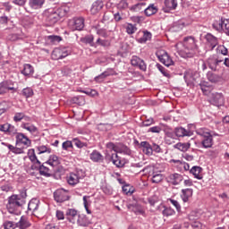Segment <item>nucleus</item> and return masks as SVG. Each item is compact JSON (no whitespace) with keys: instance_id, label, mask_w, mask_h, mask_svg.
<instances>
[{"instance_id":"obj_53","label":"nucleus","mask_w":229,"mask_h":229,"mask_svg":"<svg viewBox=\"0 0 229 229\" xmlns=\"http://www.w3.org/2000/svg\"><path fill=\"white\" fill-rule=\"evenodd\" d=\"M160 131H162V127L160 126H153L148 130V133H160Z\"/></svg>"},{"instance_id":"obj_40","label":"nucleus","mask_w":229,"mask_h":229,"mask_svg":"<svg viewBox=\"0 0 229 229\" xmlns=\"http://www.w3.org/2000/svg\"><path fill=\"white\" fill-rule=\"evenodd\" d=\"M28 209L31 212L38 209V200L37 199H32L28 205Z\"/></svg>"},{"instance_id":"obj_3","label":"nucleus","mask_w":229,"mask_h":229,"mask_svg":"<svg viewBox=\"0 0 229 229\" xmlns=\"http://www.w3.org/2000/svg\"><path fill=\"white\" fill-rule=\"evenodd\" d=\"M69 13V7L63 5L61 7H55L50 8L45 12L46 15V21L48 23L49 26H53L56 24L62 17H65Z\"/></svg>"},{"instance_id":"obj_14","label":"nucleus","mask_w":229,"mask_h":229,"mask_svg":"<svg viewBox=\"0 0 229 229\" xmlns=\"http://www.w3.org/2000/svg\"><path fill=\"white\" fill-rule=\"evenodd\" d=\"M167 182L172 185H180L183 182V176L180 174H171L167 177Z\"/></svg>"},{"instance_id":"obj_49","label":"nucleus","mask_w":229,"mask_h":229,"mask_svg":"<svg viewBox=\"0 0 229 229\" xmlns=\"http://www.w3.org/2000/svg\"><path fill=\"white\" fill-rule=\"evenodd\" d=\"M164 180V175L162 174H156L152 176V183H160Z\"/></svg>"},{"instance_id":"obj_22","label":"nucleus","mask_w":229,"mask_h":229,"mask_svg":"<svg viewBox=\"0 0 229 229\" xmlns=\"http://www.w3.org/2000/svg\"><path fill=\"white\" fill-rule=\"evenodd\" d=\"M140 147L143 148V153L145 155H148V157H151L153 155V148L148 141H141Z\"/></svg>"},{"instance_id":"obj_46","label":"nucleus","mask_w":229,"mask_h":229,"mask_svg":"<svg viewBox=\"0 0 229 229\" xmlns=\"http://www.w3.org/2000/svg\"><path fill=\"white\" fill-rule=\"evenodd\" d=\"M81 42H82L83 44H89V46H94V36H86L81 38Z\"/></svg>"},{"instance_id":"obj_62","label":"nucleus","mask_w":229,"mask_h":229,"mask_svg":"<svg viewBox=\"0 0 229 229\" xmlns=\"http://www.w3.org/2000/svg\"><path fill=\"white\" fill-rule=\"evenodd\" d=\"M38 151H39V155L42 153H51V148H48L47 146H39L38 148Z\"/></svg>"},{"instance_id":"obj_9","label":"nucleus","mask_w":229,"mask_h":229,"mask_svg":"<svg viewBox=\"0 0 229 229\" xmlns=\"http://www.w3.org/2000/svg\"><path fill=\"white\" fill-rule=\"evenodd\" d=\"M210 103L215 106H223L225 105V96L223 93H212Z\"/></svg>"},{"instance_id":"obj_56","label":"nucleus","mask_w":229,"mask_h":229,"mask_svg":"<svg viewBox=\"0 0 229 229\" xmlns=\"http://www.w3.org/2000/svg\"><path fill=\"white\" fill-rule=\"evenodd\" d=\"M4 229H15V228H17V226H15V224H13V222L5 221L4 223Z\"/></svg>"},{"instance_id":"obj_64","label":"nucleus","mask_w":229,"mask_h":229,"mask_svg":"<svg viewBox=\"0 0 229 229\" xmlns=\"http://www.w3.org/2000/svg\"><path fill=\"white\" fill-rule=\"evenodd\" d=\"M62 146H63V149L67 151V149H69V148H72V141L66 140V141L63 142Z\"/></svg>"},{"instance_id":"obj_21","label":"nucleus","mask_w":229,"mask_h":229,"mask_svg":"<svg viewBox=\"0 0 229 229\" xmlns=\"http://www.w3.org/2000/svg\"><path fill=\"white\" fill-rule=\"evenodd\" d=\"M16 142L23 144L24 146H30L31 144V140H30L23 133H18L16 135Z\"/></svg>"},{"instance_id":"obj_36","label":"nucleus","mask_w":229,"mask_h":229,"mask_svg":"<svg viewBox=\"0 0 229 229\" xmlns=\"http://www.w3.org/2000/svg\"><path fill=\"white\" fill-rule=\"evenodd\" d=\"M207 78H208V81H210L211 83H217V81H219L221 80V76H219L212 72H208L207 73Z\"/></svg>"},{"instance_id":"obj_37","label":"nucleus","mask_w":229,"mask_h":229,"mask_svg":"<svg viewBox=\"0 0 229 229\" xmlns=\"http://www.w3.org/2000/svg\"><path fill=\"white\" fill-rule=\"evenodd\" d=\"M21 128H23L24 130H27V131H30V133L35 134L38 132V129L30 123H23L21 125Z\"/></svg>"},{"instance_id":"obj_26","label":"nucleus","mask_w":229,"mask_h":229,"mask_svg":"<svg viewBox=\"0 0 229 229\" xmlns=\"http://www.w3.org/2000/svg\"><path fill=\"white\" fill-rule=\"evenodd\" d=\"M46 164H48L51 167H56V165H60V157L56 155H51Z\"/></svg>"},{"instance_id":"obj_45","label":"nucleus","mask_w":229,"mask_h":229,"mask_svg":"<svg viewBox=\"0 0 229 229\" xmlns=\"http://www.w3.org/2000/svg\"><path fill=\"white\" fill-rule=\"evenodd\" d=\"M126 33L128 35H133L137 31V25L136 24H131V23H127L125 26Z\"/></svg>"},{"instance_id":"obj_51","label":"nucleus","mask_w":229,"mask_h":229,"mask_svg":"<svg viewBox=\"0 0 229 229\" xmlns=\"http://www.w3.org/2000/svg\"><path fill=\"white\" fill-rule=\"evenodd\" d=\"M6 81L0 82V96H4V94H6Z\"/></svg>"},{"instance_id":"obj_8","label":"nucleus","mask_w":229,"mask_h":229,"mask_svg":"<svg viewBox=\"0 0 229 229\" xmlns=\"http://www.w3.org/2000/svg\"><path fill=\"white\" fill-rule=\"evenodd\" d=\"M55 201L57 203H64L69 201V192L64 189L57 190L54 192Z\"/></svg>"},{"instance_id":"obj_4","label":"nucleus","mask_w":229,"mask_h":229,"mask_svg":"<svg viewBox=\"0 0 229 229\" xmlns=\"http://www.w3.org/2000/svg\"><path fill=\"white\" fill-rule=\"evenodd\" d=\"M196 132L198 135L203 137V140L201 141L202 148H204L205 149H208L209 148H212V146H214V137L212 136V134H210V132H205L201 130H197Z\"/></svg>"},{"instance_id":"obj_18","label":"nucleus","mask_w":229,"mask_h":229,"mask_svg":"<svg viewBox=\"0 0 229 229\" xmlns=\"http://www.w3.org/2000/svg\"><path fill=\"white\" fill-rule=\"evenodd\" d=\"M128 210H131V212H134L137 216L144 214V210L140 207V205L134 203V204H128L127 205Z\"/></svg>"},{"instance_id":"obj_19","label":"nucleus","mask_w":229,"mask_h":229,"mask_svg":"<svg viewBox=\"0 0 229 229\" xmlns=\"http://www.w3.org/2000/svg\"><path fill=\"white\" fill-rule=\"evenodd\" d=\"M176 137H191L192 131L185 130L183 127H177L174 130Z\"/></svg>"},{"instance_id":"obj_33","label":"nucleus","mask_w":229,"mask_h":229,"mask_svg":"<svg viewBox=\"0 0 229 229\" xmlns=\"http://www.w3.org/2000/svg\"><path fill=\"white\" fill-rule=\"evenodd\" d=\"M66 216L70 220V223H74L76 217H78V211L76 209L70 208L66 211Z\"/></svg>"},{"instance_id":"obj_17","label":"nucleus","mask_w":229,"mask_h":229,"mask_svg":"<svg viewBox=\"0 0 229 229\" xmlns=\"http://www.w3.org/2000/svg\"><path fill=\"white\" fill-rule=\"evenodd\" d=\"M28 157L32 163L31 167H37L38 165H40V161L38 158H37V155H35V149L29 150Z\"/></svg>"},{"instance_id":"obj_41","label":"nucleus","mask_w":229,"mask_h":229,"mask_svg":"<svg viewBox=\"0 0 229 229\" xmlns=\"http://www.w3.org/2000/svg\"><path fill=\"white\" fill-rule=\"evenodd\" d=\"M183 28H185V24L182 21H177L175 23H174V25L171 27V31L174 32H178V31H182V30H183Z\"/></svg>"},{"instance_id":"obj_1","label":"nucleus","mask_w":229,"mask_h":229,"mask_svg":"<svg viewBox=\"0 0 229 229\" xmlns=\"http://www.w3.org/2000/svg\"><path fill=\"white\" fill-rule=\"evenodd\" d=\"M26 198H28V193L24 189L21 190L19 194L12 195L8 198L6 208L9 214H11L9 222H13L15 225L21 219V212L22 206L26 205Z\"/></svg>"},{"instance_id":"obj_13","label":"nucleus","mask_w":229,"mask_h":229,"mask_svg":"<svg viewBox=\"0 0 229 229\" xmlns=\"http://www.w3.org/2000/svg\"><path fill=\"white\" fill-rule=\"evenodd\" d=\"M80 180H81V176H80V172L71 173L67 176V182L72 187H74V185H78V183H80Z\"/></svg>"},{"instance_id":"obj_34","label":"nucleus","mask_w":229,"mask_h":229,"mask_svg":"<svg viewBox=\"0 0 229 229\" xmlns=\"http://www.w3.org/2000/svg\"><path fill=\"white\" fill-rule=\"evenodd\" d=\"M44 3H46V0H30L29 1V4L30 8H33L34 10L42 8Z\"/></svg>"},{"instance_id":"obj_28","label":"nucleus","mask_w":229,"mask_h":229,"mask_svg":"<svg viewBox=\"0 0 229 229\" xmlns=\"http://www.w3.org/2000/svg\"><path fill=\"white\" fill-rule=\"evenodd\" d=\"M202 171L203 168H201V166H192L190 173L193 174L194 178H197V180H201V178H203V176H201Z\"/></svg>"},{"instance_id":"obj_50","label":"nucleus","mask_w":229,"mask_h":229,"mask_svg":"<svg viewBox=\"0 0 229 229\" xmlns=\"http://www.w3.org/2000/svg\"><path fill=\"white\" fill-rule=\"evenodd\" d=\"M48 40L51 44H59V42H62V37L55 35L48 36Z\"/></svg>"},{"instance_id":"obj_12","label":"nucleus","mask_w":229,"mask_h":229,"mask_svg":"<svg viewBox=\"0 0 229 229\" xmlns=\"http://www.w3.org/2000/svg\"><path fill=\"white\" fill-rule=\"evenodd\" d=\"M131 65H133V67H139L140 71H146V69H148V66L146 65L144 60L140 59L137 55H133L131 57Z\"/></svg>"},{"instance_id":"obj_27","label":"nucleus","mask_w":229,"mask_h":229,"mask_svg":"<svg viewBox=\"0 0 229 229\" xmlns=\"http://www.w3.org/2000/svg\"><path fill=\"white\" fill-rule=\"evenodd\" d=\"M77 225L79 226H89L90 225V222L89 221V218L85 215H79L77 219Z\"/></svg>"},{"instance_id":"obj_30","label":"nucleus","mask_w":229,"mask_h":229,"mask_svg":"<svg viewBox=\"0 0 229 229\" xmlns=\"http://www.w3.org/2000/svg\"><path fill=\"white\" fill-rule=\"evenodd\" d=\"M89 158L92 162H103V155L98 150H93L89 155Z\"/></svg>"},{"instance_id":"obj_24","label":"nucleus","mask_w":229,"mask_h":229,"mask_svg":"<svg viewBox=\"0 0 229 229\" xmlns=\"http://www.w3.org/2000/svg\"><path fill=\"white\" fill-rule=\"evenodd\" d=\"M192 192H193L192 189L187 188V189L182 190L181 198L184 203H187V201H189V199L192 198Z\"/></svg>"},{"instance_id":"obj_59","label":"nucleus","mask_w":229,"mask_h":229,"mask_svg":"<svg viewBox=\"0 0 229 229\" xmlns=\"http://www.w3.org/2000/svg\"><path fill=\"white\" fill-rule=\"evenodd\" d=\"M97 44H98L99 46H103L104 47H106L110 46V41H108L106 39H101L98 38L97 40Z\"/></svg>"},{"instance_id":"obj_60","label":"nucleus","mask_w":229,"mask_h":229,"mask_svg":"<svg viewBox=\"0 0 229 229\" xmlns=\"http://www.w3.org/2000/svg\"><path fill=\"white\" fill-rule=\"evenodd\" d=\"M12 125L5 123V124H2L0 125V131H12Z\"/></svg>"},{"instance_id":"obj_54","label":"nucleus","mask_w":229,"mask_h":229,"mask_svg":"<svg viewBox=\"0 0 229 229\" xmlns=\"http://www.w3.org/2000/svg\"><path fill=\"white\" fill-rule=\"evenodd\" d=\"M83 94H87V96H91V98H95L98 96V91L96 89H88V90H81Z\"/></svg>"},{"instance_id":"obj_5","label":"nucleus","mask_w":229,"mask_h":229,"mask_svg":"<svg viewBox=\"0 0 229 229\" xmlns=\"http://www.w3.org/2000/svg\"><path fill=\"white\" fill-rule=\"evenodd\" d=\"M156 56H157L159 62H161V64H163L166 67H169L174 64L173 59H171L169 54H167V52H165V50L157 51L156 53Z\"/></svg>"},{"instance_id":"obj_43","label":"nucleus","mask_w":229,"mask_h":229,"mask_svg":"<svg viewBox=\"0 0 229 229\" xmlns=\"http://www.w3.org/2000/svg\"><path fill=\"white\" fill-rule=\"evenodd\" d=\"M53 60H62L64 57L62 55V48H55L52 52Z\"/></svg>"},{"instance_id":"obj_23","label":"nucleus","mask_w":229,"mask_h":229,"mask_svg":"<svg viewBox=\"0 0 229 229\" xmlns=\"http://www.w3.org/2000/svg\"><path fill=\"white\" fill-rule=\"evenodd\" d=\"M111 160L116 167H124V164H126L117 154H112Z\"/></svg>"},{"instance_id":"obj_29","label":"nucleus","mask_w":229,"mask_h":229,"mask_svg":"<svg viewBox=\"0 0 229 229\" xmlns=\"http://www.w3.org/2000/svg\"><path fill=\"white\" fill-rule=\"evenodd\" d=\"M157 12H158V9L153 4H151L147 8L144 9V13L147 17H151V15H155Z\"/></svg>"},{"instance_id":"obj_32","label":"nucleus","mask_w":229,"mask_h":229,"mask_svg":"<svg viewBox=\"0 0 229 229\" xmlns=\"http://www.w3.org/2000/svg\"><path fill=\"white\" fill-rule=\"evenodd\" d=\"M174 148L175 149H179V151H182L183 153H185V151H189V149L191 148V143L186 142V143H176Z\"/></svg>"},{"instance_id":"obj_55","label":"nucleus","mask_w":229,"mask_h":229,"mask_svg":"<svg viewBox=\"0 0 229 229\" xmlns=\"http://www.w3.org/2000/svg\"><path fill=\"white\" fill-rule=\"evenodd\" d=\"M170 203L174 205V207H175L177 212H182V206L180 205V202H178V200L170 199Z\"/></svg>"},{"instance_id":"obj_61","label":"nucleus","mask_w":229,"mask_h":229,"mask_svg":"<svg viewBox=\"0 0 229 229\" xmlns=\"http://www.w3.org/2000/svg\"><path fill=\"white\" fill-rule=\"evenodd\" d=\"M176 132L174 131H167L166 132H165V140H166V142H167V139H176Z\"/></svg>"},{"instance_id":"obj_47","label":"nucleus","mask_w":229,"mask_h":229,"mask_svg":"<svg viewBox=\"0 0 229 229\" xmlns=\"http://www.w3.org/2000/svg\"><path fill=\"white\" fill-rule=\"evenodd\" d=\"M106 148L108 149V151H114V153L117 154L119 143L114 144V142H108L106 143Z\"/></svg>"},{"instance_id":"obj_38","label":"nucleus","mask_w":229,"mask_h":229,"mask_svg":"<svg viewBox=\"0 0 229 229\" xmlns=\"http://www.w3.org/2000/svg\"><path fill=\"white\" fill-rule=\"evenodd\" d=\"M165 6L167 10H176L178 2L176 0H165Z\"/></svg>"},{"instance_id":"obj_15","label":"nucleus","mask_w":229,"mask_h":229,"mask_svg":"<svg viewBox=\"0 0 229 229\" xmlns=\"http://www.w3.org/2000/svg\"><path fill=\"white\" fill-rule=\"evenodd\" d=\"M221 62H223V60H218L216 58V56L211 55L207 60L208 67H209L211 71H217V66L219 65V64H221Z\"/></svg>"},{"instance_id":"obj_44","label":"nucleus","mask_w":229,"mask_h":229,"mask_svg":"<svg viewBox=\"0 0 229 229\" xmlns=\"http://www.w3.org/2000/svg\"><path fill=\"white\" fill-rule=\"evenodd\" d=\"M160 207H163L164 209L162 211V214L165 217H169V216H174L175 212L174 209H173V208H165L164 206H159L158 208H160Z\"/></svg>"},{"instance_id":"obj_58","label":"nucleus","mask_w":229,"mask_h":229,"mask_svg":"<svg viewBox=\"0 0 229 229\" xmlns=\"http://www.w3.org/2000/svg\"><path fill=\"white\" fill-rule=\"evenodd\" d=\"M23 119H24V114L23 113H16L13 116V121L15 123H19Z\"/></svg>"},{"instance_id":"obj_63","label":"nucleus","mask_w":229,"mask_h":229,"mask_svg":"<svg viewBox=\"0 0 229 229\" xmlns=\"http://www.w3.org/2000/svg\"><path fill=\"white\" fill-rule=\"evenodd\" d=\"M97 35H99V37H103L104 38H106V37H108V34H106V30L105 29H98L97 30Z\"/></svg>"},{"instance_id":"obj_52","label":"nucleus","mask_w":229,"mask_h":229,"mask_svg":"<svg viewBox=\"0 0 229 229\" xmlns=\"http://www.w3.org/2000/svg\"><path fill=\"white\" fill-rule=\"evenodd\" d=\"M118 10H126L128 8V2L126 0H122L117 4Z\"/></svg>"},{"instance_id":"obj_42","label":"nucleus","mask_w":229,"mask_h":229,"mask_svg":"<svg viewBox=\"0 0 229 229\" xmlns=\"http://www.w3.org/2000/svg\"><path fill=\"white\" fill-rule=\"evenodd\" d=\"M33 89L28 87V88H24L21 90V96H23V98H26L28 99V98H33Z\"/></svg>"},{"instance_id":"obj_7","label":"nucleus","mask_w":229,"mask_h":229,"mask_svg":"<svg viewBox=\"0 0 229 229\" xmlns=\"http://www.w3.org/2000/svg\"><path fill=\"white\" fill-rule=\"evenodd\" d=\"M213 28L216 31H224L229 30V20L226 18H221L219 21H215L213 22Z\"/></svg>"},{"instance_id":"obj_57","label":"nucleus","mask_w":229,"mask_h":229,"mask_svg":"<svg viewBox=\"0 0 229 229\" xmlns=\"http://www.w3.org/2000/svg\"><path fill=\"white\" fill-rule=\"evenodd\" d=\"M151 124H155V119L153 118H148L141 123V126L145 127L151 126Z\"/></svg>"},{"instance_id":"obj_6","label":"nucleus","mask_w":229,"mask_h":229,"mask_svg":"<svg viewBox=\"0 0 229 229\" xmlns=\"http://www.w3.org/2000/svg\"><path fill=\"white\" fill-rule=\"evenodd\" d=\"M47 165H49V164H46V162L43 164L39 163L37 166H30V169H32V171H39L41 176L49 178V176H51V169H49Z\"/></svg>"},{"instance_id":"obj_39","label":"nucleus","mask_w":229,"mask_h":229,"mask_svg":"<svg viewBox=\"0 0 229 229\" xmlns=\"http://www.w3.org/2000/svg\"><path fill=\"white\" fill-rule=\"evenodd\" d=\"M117 153H123V155H131V150L125 145L122 143H118V150Z\"/></svg>"},{"instance_id":"obj_25","label":"nucleus","mask_w":229,"mask_h":229,"mask_svg":"<svg viewBox=\"0 0 229 229\" xmlns=\"http://www.w3.org/2000/svg\"><path fill=\"white\" fill-rule=\"evenodd\" d=\"M102 9H103V2L98 0L93 3L90 12L92 15H96V13L101 12Z\"/></svg>"},{"instance_id":"obj_48","label":"nucleus","mask_w":229,"mask_h":229,"mask_svg":"<svg viewBox=\"0 0 229 229\" xmlns=\"http://www.w3.org/2000/svg\"><path fill=\"white\" fill-rule=\"evenodd\" d=\"M72 142L76 146V148H79V149H81V148H87V143L81 142L78 138H74Z\"/></svg>"},{"instance_id":"obj_2","label":"nucleus","mask_w":229,"mask_h":229,"mask_svg":"<svg viewBox=\"0 0 229 229\" xmlns=\"http://www.w3.org/2000/svg\"><path fill=\"white\" fill-rule=\"evenodd\" d=\"M175 47L179 49V55L182 58H194L198 54V45L192 36L184 38L183 42L177 43Z\"/></svg>"},{"instance_id":"obj_20","label":"nucleus","mask_w":229,"mask_h":229,"mask_svg":"<svg viewBox=\"0 0 229 229\" xmlns=\"http://www.w3.org/2000/svg\"><path fill=\"white\" fill-rule=\"evenodd\" d=\"M114 74V70L112 69H107L104 72H102L100 75L95 77V81L98 83H101L102 81H105V78H108V76H112Z\"/></svg>"},{"instance_id":"obj_31","label":"nucleus","mask_w":229,"mask_h":229,"mask_svg":"<svg viewBox=\"0 0 229 229\" xmlns=\"http://www.w3.org/2000/svg\"><path fill=\"white\" fill-rule=\"evenodd\" d=\"M151 37H153L151 32L145 30V31H143V36L141 38H139L137 39V41L140 44H146L148 42V40H151Z\"/></svg>"},{"instance_id":"obj_11","label":"nucleus","mask_w":229,"mask_h":229,"mask_svg":"<svg viewBox=\"0 0 229 229\" xmlns=\"http://www.w3.org/2000/svg\"><path fill=\"white\" fill-rule=\"evenodd\" d=\"M16 228L28 229L31 228V221L25 216H21L18 222L15 223Z\"/></svg>"},{"instance_id":"obj_10","label":"nucleus","mask_w":229,"mask_h":229,"mask_svg":"<svg viewBox=\"0 0 229 229\" xmlns=\"http://www.w3.org/2000/svg\"><path fill=\"white\" fill-rule=\"evenodd\" d=\"M70 24H72V30L81 31L85 28V19L82 17L74 18Z\"/></svg>"},{"instance_id":"obj_16","label":"nucleus","mask_w":229,"mask_h":229,"mask_svg":"<svg viewBox=\"0 0 229 229\" xmlns=\"http://www.w3.org/2000/svg\"><path fill=\"white\" fill-rule=\"evenodd\" d=\"M205 38L208 42V46H209V47H211V51L214 50L216 46H217L219 44V41L217 40V38H216L214 35H212L210 33H208L205 36Z\"/></svg>"},{"instance_id":"obj_35","label":"nucleus","mask_w":229,"mask_h":229,"mask_svg":"<svg viewBox=\"0 0 229 229\" xmlns=\"http://www.w3.org/2000/svg\"><path fill=\"white\" fill-rule=\"evenodd\" d=\"M35 72V70L33 69L32 65L30 64H26L23 66V70L21 71V74L23 76H31Z\"/></svg>"}]
</instances>
